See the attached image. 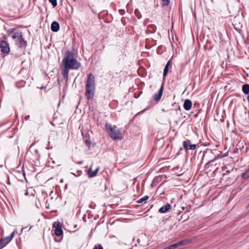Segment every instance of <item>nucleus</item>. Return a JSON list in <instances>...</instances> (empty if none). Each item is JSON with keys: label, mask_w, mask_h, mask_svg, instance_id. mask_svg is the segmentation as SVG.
<instances>
[{"label": "nucleus", "mask_w": 249, "mask_h": 249, "mask_svg": "<svg viewBox=\"0 0 249 249\" xmlns=\"http://www.w3.org/2000/svg\"><path fill=\"white\" fill-rule=\"evenodd\" d=\"M53 227L55 228L54 233L56 236H60L63 234L62 224L60 222H54Z\"/></svg>", "instance_id": "nucleus-7"}, {"label": "nucleus", "mask_w": 249, "mask_h": 249, "mask_svg": "<svg viewBox=\"0 0 249 249\" xmlns=\"http://www.w3.org/2000/svg\"><path fill=\"white\" fill-rule=\"evenodd\" d=\"M211 155H213V152L211 150H207L205 151V152H204V153H203L202 160L203 161L204 160L207 162V163L206 164V165L208 164H209L212 162H213L216 159V157H214V158L212 160H209L208 158Z\"/></svg>", "instance_id": "nucleus-5"}, {"label": "nucleus", "mask_w": 249, "mask_h": 249, "mask_svg": "<svg viewBox=\"0 0 249 249\" xmlns=\"http://www.w3.org/2000/svg\"><path fill=\"white\" fill-rule=\"evenodd\" d=\"M148 198L149 197L147 196H145L143 197L138 200L137 202L138 203H142L143 202H145L148 199Z\"/></svg>", "instance_id": "nucleus-19"}, {"label": "nucleus", "mask_w": 249, "mask_h": 249, "mask_svg": "<svg viewBox=\"0 0 249 249\" xmlns=\"http://www.w3.org/2000/svg\"><path fill=\"white\" fill-rule=\"evenodd\" d=\"M14 234L15 232L13 231L10 236L0 239V249L6 246L11 241L14 236Z\"/></svg>", "instance_id": "nucleus-6"}, {"label": "nucleus", "mask_w": 249, "mask_h": 249, "mask_svg": "<svg viewBox=\"0 0 249 249\" xmlns=\"http://www.w3.org/2000/svg\"><path fill=\"white\" fill-rule=\"evenodd\" d=\"M249 177V168L244 173L242 174V178L244 179H246Z\"/></svg>", "instance_id": "nucleus-20"}, {"label": "nucleus", "mask_w": 249, "mask_h": 249, "mask_svg": "<svg viewBox=\"0 0 249 249\" xmlns=\"http://www.w3.org/2000/svg\"><path fill=\"white\" fill-rule=\"evenodd\" d=\"M85 143L86 144L87 146H88V147H89L90 146V141H89V140H86L85 141Z\"/></svg>", "instance_id": "nucleus-28"}, {"label": "nucleus", "mask_w": 249, "mask_h": 249, "mask_svg": "<svg viewBox=\"0 0 249 249\" xmlns=\"http://www.w3.org/2000/svg\"><path fill=\"white\" fill-rule=\"evenodd\" d=\"M242 90L245 94H249V84H246L242 86Z\"/></svg>", "instance_id": "nucleus-16"}, {"label": "nucleus", "mask_w": 249, "mask_h": 249, "mask_svg": "<svg viewBox=\"0 0 249 249\" xmlns=\"http://www.w3.org/2000/svg\"><path fill=\"white\" fill-rule=\"evenodd\" d=\"M0 48L1 52L4 53L8 54L10 52L9 45L5 41H0Z\"/></svg>", "instance_id": "nucleus-8"}, {"label": "nucleus", "mask_w": 249, "mask_h": 249, "mask_svg": "<svg viewBox=\"0 0 249 249\" xmlns=\"http://www.w3.org/2000/svg\"><path fill=\"white\" fill-rule=\"evenodd\" d=\"M186 209H187V211H188V212L189 211L188 206L186 207Z\"/></svg>", "instance_id": "nucleus-32"}, {"label": "nucleus", "mask_w": 249, "mask_h": 249, "mask_svg": "<svg viewBox=\"0 0 249 249\" xmlns=\"http://www.w3.org/2000/svg\"><path fill=\"white\" fill-rule=\"evenodd\" d=\"M171 208L170 204L167 203L165 205L162 206L159 210L160 213H164L167 212Z\"/></svg>", "instance_id": "nucleus-14"}, {"label": "nucleus", "mask_w": 249, "mask_h": 249, "mask_svg": "<svg viewBox=\"0 0 249 249\" xmlns=\"http://www.w3.org/2000/svg\"><path fill=\"white\" fill-rule=\"evenodd\" d=\"M192 106V103L189 99L185 100L183 104V107L186 110H189L191 109Z\"/></svg>", "instance_id": "nucleus-12"}, {"label": "nucleus", "mask_w": 249, "mask_h": 249, "mask_svg": "<svg viewBox=\"0 0 249 249\" xmlns=\"http://www.w3.org/2000/svg\"><path fill=\"white\" fill-rule=\"evenodd\" d=\"M162 111L163 112H169L170 115L175 116L179 113L180 109L179 106H178L177 108H171L168 110H165L164 109H162Z\"/></svg>", "instance_id": "nucleus-11"}, {"label": "nucleus", "mask_w": 249, "mask_h": 249, "mask_svg": "<svg viewBox=\"0 0 249 249\" xmlns=\"http://www.w3.org/2000/svg\"><path fill=\"white\" fill-rule=\"evenodd\" d=\"M30 118V116L29 115H27L25 117V120H28Z\"/></svg>", "instance_id": "nucleus-30"}, {"label": "nucleus", "mask_w": 249, "mask_h": 249, "mask_svg": "<svg viewBox=\"0 0 249 249\" xmlns=\"http://www.w3.org/2000/svg\"><path fill=\"white\" fill-rule=\"evenodd\" d=\"M93 249H104L103 246L101 244L95 245Z\"/></svg>", "instance_id": "nucleus-24"}, {"label": "nucleus", "mask_w": 249, "mask_h": 249, "mask_svg": "<svg viewBox=\"0 0 249 249\" xmlns=\"http://www.w3.org/2000/svg\"><path fill=\"white\" fill-rule=\"evenodd\" d=\"M183 145L184 148L186 150H194L196 148V145L195 144H192L190 140L183 141Z\"/></svg>", "instance_id": "nucleus-9"}, {"label": "nucleus", "mask_w": 249, "mask_h": 249, "mask_svg": "<svg viewBox=\"0 0 249 249\" xmlns=\"http://www.w3.org/2000/svg\"><path fill=\"white\" fill-rule=\"evenodd\" d=\"M8 33L9 35H11L13 34L12 38L16 41V44L18 45L19 48H25L26 47L27 42L23 38L21 31H17V29L14 28L9 29Z\"/></svg>", "instance_id": "nucleus-3"}, {"label": "nucleus", "mask_w": 249, "mask_h": 249, "mask_svg": "<svg viewBox=\"0 0 249 249\" xmlns=\"http://www.w3.org/2000/svg\"><path fill=\"white\" fill-rule=\"evenodd\" d=\"M148 30L150 33H155L156 31V26L155 25H150L148 26Z\"/></svg>", "instance_id": "nucleus-18"}, {"label": "nucleus", "mask_w": 249, "mask_h": 249, "mask_svg": "<svg viewBox=\"0 0 249 249\" xmlns=\"http://www.w3.org/2000/svg\"><path fill=\"white\" fill-rule=\"evenodd\" d=\"M178 247L177 244L175 243V244L171 245L168 247H166L164 248L163 249H175L177 248Z\"/></svg>", "instance_id": "nucleus-21"}, {"label": "nucleus", "mask_w": 249, "mask_h": 249, "mask_svg": "<svg viewBox=\"0 0 249 249\" xmlns=\"http://www.w3.org/2000/svg\"><path fill=\"white\" fill-rule=\"evenodd\" d=\"M99 170V167L97 168L94 171H92L91 169H89L87 172L88 176L89 178H92L96 176Z\"/></svg>", "instance_id": "nucleus-13"}, {"label": "nucleus", "mask_w": 249, "mask_h": 249, "mask_svg": "<svg viewBox=\"0 0 249 249\" xmlns=\"http://www.w3.org/2000/svg\"><path fill=\"white\" fill-rule=\"evenodd\" d=\"M161 4L162 7L168 5L170 2V0H161Z\"/></svg>", "instance_id": "nucleus-22"}, {"label": "nucleus", "mask_w": 249, "mask_h": 249, "mask_svg": "<svg viewBox=\"0 0 249 249\" xmlns=\"http://www.w3.org/2000/svg\"><path fill=\"white\" fill-rule=\"evenodd\" d=\"M181 209H182V210H184L185 209V207H182Z\"/></svg>", "instance_id": "nucleus-31"}, {"label": "nucleus", "mask_w": 249, "mask_h": 249, "mask_svg": "<svg viewBox=\"0 0 249 249\" xmlns=\"http://www.w3.org/2000/svg\"><path fill=\"white\" fill-rule=\"evenodd\" d=\"M33 191V189L32 188H28L27 189L26 193H25V195L26 196L29 195V192Z\"/></svg>", "instance_id": "nucleus-27"}, {"label": "nucleus", "mask_w": 249, "mask_h": 249, "mask_svg": "<svg viewBox=\"0 0 249 249\" xmlns=\"http://www.w3.org/2000/svg\"><path fill=\"white\" fill-rule=\"evenodd\" d=\"M62 75L67 80L68 79L70 70H77L80 66V63L74 58L73 54L70 51L65 53L62 60Z\"/></svg>", "instance_id": "nucleus-1"}, {"label": "nucleus", "mask_w": 249, "mask_h": 249, "mask_svg": "<svg viewBox=\"0 0 249 249\" xmlns=\"http://www.w3.org/2000/svg\"><path fill=\"white\" fill-rule=\"evenodd\" d=\"M163 89H164V87H163V85L162 84L160 89H159L158 93L155 94L153 96V99L156 101V102H158L159 101L160 99H161V97L162 96V93H163Z\"/></svg>", "instance_id": "nucleus-10"}, {"label": "nucleus", "mask_w": 249, "mask_h": 249, "mask_svg": "<svg viewBox=\"0 0 249 249\" xmlns=\"http://www.w3.org/2000/svg\"><path fill=\"white\" fill-rule=\"evenodd\" d=\"M171 63L170 60H169L166 64L163 71V77H165L167 75L168 72L169 67L171 65Z\"/></svg>", "instance_id": "nucleus-17"}, {"label": "nucleus", "mask_w": 249, "mask_h": 249, "mask_svg": "<svg viewBox=\"0 0 249 249\" xmlns=\"http://www.w3.org/2000/svg\"><path fill=\"white\" fill-rule=\"evenodd\" d=\"M119 12L121 15H124L125 13V11L124 10H119Z\"/></svg>", "instance_id": "nucleus-29"}, {"label": "nucleus", "mask_w": 249, "mask_h": 249, "mask_svg": "<svg viewBox=\"0 0 249 249\" xmlns=\"http://www.w3.org/2000/svg\"><path fill=\"white\" fill-rule=\"evenodd\" d=\"M187 219H188V218H186V219H185L184 220V221H186Z\"/></svg>", "instance_id": "nucleus-33"}, {"label": "nucleus", "mask_w": 249, "mask_h": 249, "mask_svg": "<svg viewBox=\"0 0 249 249\" xmlns=\"http://www.w3.org/2000/svg\"><path fill=\"white\" fill-rule=\"evenodd\" d=\"M49 1L53 7H55L57 5V0H49Z\"/></svg>", "instance_id": "nucleus-23"}, {"label": "nucleus", "mask_w": 249, "mask_h": 249, "mask_svg": "<svg viewBox=\"0 0 249 249\" xmlns=\"http://www.w3.org/2000/svg\"><path fill=\"white\" fill-rule=\"evenodd\" d=\"M59 29V24L56 21H53L51 24V30L52 31L56 32Z\"/></svg>", "instance_id": "nucleus-15"}, {"label": "nucleus", "mask_w": 249, "mask_h": 249, "mask_svg": "<svg viewBox=\"0 0 249 249\" xmlns=\"http://www.w3.org/2000/svg\"><path fill=\"white\" fill-rule=\"evenodd\" d=\"M106 129L109 136L113 140H121L122 133L120 129L116 126H112L110 124H106Z\"/></svg>", "instance_id": "nucleus-4"}, {"label": "nucleus", "mask_w": 249, "mask_h": 249, "mask_svg": "<svg viewBox=\"0 0 249 249\" xmlns=\"http://www.w3.org/2000/svg\"><path fill=\"white\" fill-rule=\"evenodd\" d=\"M177 245H178V247H180L181 246L185 245L183 240L178 242V243H177Z\"/></svg>", "instance_id": "nucleus-26"}, {"label": "nucleus", "mask_w": 249, "mask_h": 249, "mask_svg": "<svg viewBox=\"0 0 249 249\" xmlns=\"http://www.w3.org/2000/svg\"><path fill=\"white\" fill-rule=\"evenodd\" d=\"M184 240V245H187L190 244L192 242V240L191 239H186Z\"/></svg>", "instance_id": "nucleus-25"}, {"label": "nucleus", "mask_w": 249, "mask_h": 249, "mask_svg": "<svg viewBox=\"0 0 249 249\" xmlns=\"http://www.w3.org/2000/svg\"><path fill=\"white\" fill-rule=\"evenodd\" d=\"M95 78L92 74L89 73L88 74L86 85L85 96L87 99H92L95 93Z\"/></svg>", "instance_id": "nucleus-2"}]
</instances>
